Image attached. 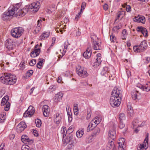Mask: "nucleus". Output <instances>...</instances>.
<instances>
[{
  "mask_svg": "<svg viewBox=\"0 0 150 150\" xmlns=\"http://www.w3.org/2000/svg\"><path fill=\"white\" fill-rule=\"evenodd\" d=\"M122 91L119 89L114 88L112 92V96L110 98V102L113 107H118L121 101Z\"/></svg>",
  "mask_w": 150,
  "mask_h": 150,
  "instance_id": "nucleus-1",
  "label": "nucleus"
},
{
  "mask_svg": "<svg viewBox=\"0 0 150 150\" xmlns=\"http://www.w3.org/2000/svg\"><path fill=\"white\" fill-rule=\"evenodd\" d=\"M76 73L79 77L86 78L88 76L87 69L84 67L78 65L76 67Z\"/></svg>",
  "mask_w": 150,
  "mask_h": 150,
  "instance_id": "nucleus-2",
  "label": "nucleus"
},
{
  "mask_svg": "<svg viewBox=\"0 0 150 150\" xmlns=\"http://www.w3.org/2000/svg\"><path fill=\"white\" fill-rule=\"evenodd\" d=\"M24 31V29L22 27L15 28L11 30V34L13 37L18 38L22 35Z\"/></svg>",
  "mask_w": 150,
  "mask_h": 150,
  "instance_id": "nucleus-3",
  "label": "nucleus"
},
{
  "mask_svg": "<svg viewBox=\"0 0 150 150\" xmlns=\"http://www.w3.org/2000/svg\"><path fill=\"white\" fill-rule=\"evenodd\" d=\"M40 3L38 1L34 2L28 5V10L31 12H36L40 8Z\"/></svg>",
  "mask_w": 150,
  "mask_h": 150,
  "instance_id": "nucleus-4",
  "label": "nucleus"
},
{
  "mask_svg": "<svg viewBox=\"0 0 150 150\" xmlns=\"http://www.w3.org/2000/svg\"><path fill=\"white\" fill-rule=\"evenodd\" d=\"M0 81L2 83L6 84H8L9 82V74L8 73H5L4 75H0Z\"/></svg>",
  "mask_w": 150,
  "mask_h": 150,
  "instance_id": "nucleus-5",
  "label": "nucleus"
},
{
  "mask_svg": "<svg viewBox=\"0 0 150 150\" xmlns=\"http://www.w3.org/2000/svg\"><path fill=\"white\" fill-rule=\"evenodd\" d=\"M148 135L145 138L143 144L138 145L137 147L138 150H146L148 145Z\"/></svg>",
  "mask_w": 150,
  "mask_h": 150,
  "instance_id": "nucleus-6",
  "label": "nucleus"
},
{
  "mask_svg": "<svg viewBox=\"0 0 150 150\" xmlns=\"http://www.w3.org/2000/svg\"><path fill=\"white\" fill-rule=\"evenodd\" d=\"M35 112L34 108L32 106H30L28 107L27 110L23 114V117H30Z\"/></svg>",
  "mask_w": 150,
  "mask_h": 150,
  "instance_id": "nucleus-7",
  "label": "nucleus"
},
{
  "mask_svg": "<svg viewBox=\"0 0 150 150\" xmlns=\"http://www.w3.org/2000/svg\"><path fill=\"white\" fill-rule=\"evenodd\" d=\"M27 127L26 124L24 122H21L17 126L16 131L18 133L23 131Z\"/></svg>",
  "mask_w": 150,
  "mask_h": 150,
  "instance_id": "nucleus-8",
  "label": "nucleus"
},
{
  "mask_svg": "<svg viewBox=\"0 0 150 150\" xmlns=\"http://www.w3.org/2000/svg\"><path fill=\"white\" fill-rule=\"evenodd\" d=\"M40 47L38 45H35L34 49L30 54V56L32 57H35L38 56L40 52Z\"/></svg>",
  "mask_w": 150,
  "mask_h": 150,
  "instance_id": "nucleus-9",
  "label": "nucleus"
},
{
  "mask_svg": "<svg viewBox=\"0 0 150 150\" xmlns=\"http://www.w3.org/2000/svg\"><path fill=\"white\" fill-rule=\"evenodd\" d=\"M13 9L11 11H10V17H11V18L12 17H16L17 18H18L19 17H22L21 16L22 14V9L19 10L18 12L16 11H13Z\"/></svg>",
  "mask_w": 150,
  "mask_h": 150,
  "instance_id": "nucleus-10",
  "label": "nucleus"
},
{
  "mask_svg": "<svg viewBox=\"0 0 150 150\" xmlns=\"http://www.w3.org/2000/svg\"><path fill=\"white\" fill-rule=\"evenodd\" d=\"M91 47L89 45L87 47L86 51L84 52L83 56L86 59H89L91 57Z\"/></svg>",
  "mask_w": 150,
  "mask_h": 150,
  "instance_id": "nucleus-11",
  "label": "nucleus"
},
{
  "mask_svg": "<svg viewBox=\"0 0 150 150\" xmlns=\"http://www.w3.org/2000/svg\"><path fill=\"white\" fill-rule=\"evenodd\" d=\"M21 141L24 143L30 144L33 143V141L30 139L26 135H23L21 138Z\"/></svg>",
  "mask_w": 150,
  "mask_h": 150,
  "instance_id": "nucleus-12",
  "label": "nucleus"
},
{
  "mask_svg": "<svg viewBox=\"0 0 150 150\" xmlns=\"http://www.w3.org/2000/svg\"><path fill=\"white\" fill-rule=\"evenodd\" d=\"M63 96V93L61 92L58 93L54 98V101L56 103H58L60 101Z\"/></svg>",
  "mask_w": 150,
  "mask_h": 150,
  "instance_id": "nucleus-13",
  "label": "nucleus"
},
{
  "mask_svg": "<svg viewBox=\"0 0 150 150\" xmlns=\"http://www.w3.org/2000/svg\"><path fill=\"white\" fill-rule=\"evenodd\" d=\"M62 120L61 116L59 113L55 114L54 116L53 120L54 122L56 124H59Z\"/></svg>",
  "mask_w": 150,
  "mask_h": 150,
  "instance_id": "nucleus-14",
  "label": "nucleus"
},
{
  "mask_svg": "<svg viewBox=\"0 0 150 150\" xmlns=\"http://www.w3.org/2000/svg\"><path fill=\"white\" fill-rule=\"evenodd\" d=\"M141 121L138 119H136L134 120L132 122V124L133 126V128H137V127L143 126L144 125V122H142L141 124H140Z\"/></svg>",
  "mask_w": 150,
  "mask_h": 150,
  "instance_id": "nucleus-15",
  "label": "nucleus"
},
{
  "mask_svg": "<svg viewBox=\"0 0 150 150\" xmlns=\"http://www.w3.org/2000/svg\"><path fill=\"white\" fill-rule=\"evenodd\" d=\"M43 115L45 117L48 116L50 114L49 107L47 105H44L42 108Z\"/></svg>",
  "mask_w": 150,
  "mask_h": 150,
  "instance_id": "nucleus-16",
  "label": "nucleus"
},
{
  "mask_svg": "<svg viewBox=\"0 0 150 150\" xmlns=\"http://www.w3.org/2000/svg\"><path fill=\"white\" fill-rule=\"evenodd\" d=\"M1 17L2 19L4 21H8L9 20V8L2 15Z\"/></svg>",
  "mask_w": 150,
  "mask_h": 150,
  "instance_id": "nucleus-17",
  "label": "nucleus"
},
{
  "mask_svg": "<svg viewBox=\"0 0 150 150\" xmlns=\"http://www.w3.org/2000/svg\"><path fill=\"white\" fill-rule=\"evenodd\" d=\"M137 31L142 34L145 37L147 36V31L146 29L142 27H138L137 29Z\"/></svg>",
  "mask_w": 150,
  "mask_h": 150,
  "instance_id": "nucleus-18",
  "label": "nucleus"
},
{
  "mask_svg": "<svg viewBox=\"0 0 150 150\" xmlns=\"http://www.w3.org/2000/svg\"><path fill=\"white\" fill-rule=\"evenodd\" d=\"M119 145V148L121 149H123L125 146V139L123 138H121L119 139L118 142Z\"/></svg>",
  "mask_w": 150,
  "mask_h": 150,
  "instance_id": "nucleus-19",
  "label": "nucleus"
},
{
  "mask_svg": "<svg viewBox=\"0 0 150 150\" xmlns=\"http://www.w3.org/2000/svg\"><path fill=\"white\" fill-rule=\"evenodd\" d=\"M137 86L142 89V90L147 92L149 91L150 90V83L146 84L144 86L142 85L139 84Z\"/></svg>",
  "mask_w": 150,
  "mask_h": 150,
  "instance_id": "nucleus-20",
  "label": "nucleus"
},
{
  "mask_svg": "<svg viewBox=\"0 0 150 150\" xmlns=\"http://www.w3.org/2000/svg\"><path fill=\"white\" fill-rule=\"evenodd\" d=\"M115 131L114 129H112L110 130L108 134L109 140H113L115 137Z\"/></svg>",
  "mask_w": 150,
  "mask_h": 150,
  "instance_id": "nucleus-21",
  "label": "nucleus"
},
{
  "mask_svg": "<svg viewBox=\"0 0 150 150\" xmlns=\"http://www.w3.org/2000/svg\"><path fill=\"white\" fill-rule=\"evenodd\" d=\"M50 33L49 32H44L40 36V40H42L46 39L49 36Z\"/></svg>",
  "mask_w": 150,
  "mask_h": 150,
  "instance_id": "nucleus-22",
  "label": "nucleus"
},
{
  "mask_svg": "<svg viewBox=\"0 0 150 150\" xmlns=\"http://www.w3.org/2000/svg\"><path fill=\"white\" fill-rule=\"evenodd\" d=\"M16 81V76L13 74H10V85L15 83Z\"/></svg>",
  "mask_w": 150,
  "mask_h": 150,
  "instance_id": "nucleus-23",
  "label": "nucleus"
},
{
  "mask_svg": "<svg viewBox=\"0 0 150 150\" xmlns=\"http://www.w3.org/2000/svg\"><path fill=\"white\" fill-rule=\"evenodd\" d=\"M101 55L100 53H98L97 54L96 56L98 57L96 59V61L94 63V66L97 67L100 65L101 61L100 58Z\"/></svg>",
  "mask_w": 150,
  "mask_h": 150,
  "instance_id": "nucleus-24",
  "label": "nucleus"
},
{
  "mask_svg": "<svg viewBox=\"0 0 150 150\" xmlns=\"http://www.w3.org/2000/svg\"><path fill=\"white\" fill-rule=\"evenodd\" d=\"M93 48L95 50H101V47L100 44L98 42L92 43Z\"/></svg>",
  "mask_w": 150,
  "mask_h": 150,
  "instance_id": "nucleus-25",
  "label": "nucleus"
},
{
  "mask_svg": "<svg viewBox=\"0 0 150 150\" xmlns=\"http://www.w3.org/2000/svg\"><path fill=\"white\" fill-rule=\"evenodd\" d=\"M38 59L39 60V61L37 64V67L39 69H41L43 66V63L45 62V60L40 58H39Z\"/></svg>",
  "mask_w": 150,
  "mask_h": 150,
  "instance_id": "nucleus-26",
  "label": "nucleus"
},
{
  "mask_svg": "<svg viewBox=\"0 0 150 150\" xmlns=\"http://www.w3.org/2000/svg\"><path fill=\"white\" fill-rule=\"evenodd\" d=\"M132 96L134 100H136L138 98V97L140 95V93L137 91H134L132 93Z\"/></svg>",
  "mask_w": 150,
  "mask_h": 150,
  "instance_id": "nucleus-27",
  "label": "nucleus"
},
{
  "mask_svg": "<svg viewBox=\"0 0 150 150\" xmlns=\"http://www.w3.org/2000/svg\"><path fill=\"white\" fill-rule=\"evenodd\" d=\"M9 99V97L8 96H6L2 99L1 103V106H3L5 104H7Z\"/></svg>",
  "mask_w": 150,
  "mask_h": 150,
  "instance_id": "nucleus-28",
  "label": "nucleus"
},
{
  "mask_svg": "<svg viewBox=\"0 0 150 150\" xmlns=\"http://www.w3.org/2000/svg\"><path fill=\"white\" fill-rule=\"evenodd\" d=\"M125 12L124 11H119L117 13V17L115 20L118 19L119 18H122L125 15Z\"/></svg>",
  "mask_w": 150,
  "mask_h": 150,
  "instance_id": "nucleus-29",
  "label": "nucleus"
},
{
  "mask_svg": "<svg viewBox=\"0 0 150 150\" xmlns=\"http://www.w3.org/2000/svg\"><path fill=\"white\" fill-rule=\"evenodd\" d=\"M21 4L20 3H17L15 4L14 5H13L12 6V8L10 10V11H11L13 9V11H17V10L21 6Z\"/></svg>",
  "mask_w": 150,
  "mask_h": 150,
  "instance_id": "nucleus-30",
  "label": "nucleus"
},
{
  "mask_svg": "<svg viewBox=\"0 0 150 150\" xmlns=\"http://www.w3.org/2000/svg\"><path fill=\"white\" fill-rule=\"evenodd\" d=\"M135 20L138 22L144 23L145 21V18L144 17H137L135 18Z\"/></svg>",
  "mask_w": 150,
  "mask_h": 150,
  "instance_id": "nucleus-31",
  "label": "nucleus"
},
{
  "mask_svg": "<svg viewBox=\"0 0 150 150\" xmlns=\"http://www.w3.org/2000/svg\"><path fill=\"white\" fill-rule=\"evenodd\" d=\"M139 45L140 46L141 48H142V50L143 51L146 48L147 46L146 41L145 40L142 41L140 45Z\"/></svg>",
  "mask_w": 150,
  "mask_h": 150,
  "instance_id": "nucleus-32",
  "label": "nucleus"
},
{
  "mask_svg": "<svg viewBox=\"0 0 150 150\" xmlns=\"http://www.w3.org/2000/svg\"><path fill=\"white\" fill-rule=\"evenodd\" d=\"M71 138L69 137L64 136L63 137V142L64 144L68 143L71 140Z\"/></svg>",
  "mask_w": 150,
  "mask_h": 150,
  "instance_id": "nucleus-33",
  "label": "nucleus"
},
{
  "mask_svg": "<svg viewBox=\"0 0 150 150\" xmlns=\"http://www.w3.org/2000/svg\"><path fill=\"white\" fill-rule=\"evenodd\" d=\"M96 126L95 124L92 122L91 121L89 125H88L87 129V131H89L90 130H92Z\"/></svg>",
  "mask_w": 150,
  "mask_h": 150,
  "instance_id": "nucleus-34",
  "label": "nucleus"
},
{
  "mask_svg": "<svg viewBox=\"0 0 150 150\" xmlns=\"http://www.w3.org/2000/svg\"><path fill=\"white\" fill-rule=\"evenodd\" d=\"M92 43L98 42V39L97 36L95 35H92L91 36Z\"/></svg>",
  "mask_w": 150,
  "mask_h": 150,
  "instance_id": "nucleus-35",
  "label": "nucleus"
},
{
  "mask_svg": "<svg viewBox=\"0 0 150 150\" xmlns=\"http://www.w3.org/2000/svg\"><path fill=\"white\" fill-rule=\"evenodd\" d=\"M133 50L134 51L136 52H140L143 51L139 45L134 46L133 47Z\"/></svg>",
  "mask_w": 150,
  "mask_h": 150,
  "instance_id": "nucleus-36",
  "label": "nucleus"
},
{
  "mask_svg": "<svg viewBox=\"0 0 150 150\" xmlns=\"http://www.w3.org/2000/svg\"><path fill=\"white\" fill-rule=\"evenodd\" d=\"M84 134V132L83 130H79L77 131L76 133L77 137L78 138H81Z\"/></svg>",
  "mask_w": 150,
  "mask_h": 150,
  "instance_id": "nucleus-37",
  "label": "nucleus"
},
{
  "mask_svg": "<svg viewBox=\"0 0 150 150\" xmlns=\"http://www.w3.org/2000/svg\"><path fill=\"white\" fill-rule=\"evenodd\" d=\"M61 133L63 137L66 136L67 131L66 127H62L61 130Z\"/></svg>",
  "mask_w": 150,
  "mask_h": 150,
  "instance_id": "nucleus-38",
  "label": "nucleus"
},
{
  "mask_svg": "<svg viewBox=\"0 0 150 150\" xmlns=\"http://www.w3.org/2000/svg\"><path fill=\"white\" fill-rule=\"evenodd\" d=\"M119 119L120 122H122L123 120H125L126 117L125 114L122 113H121L119 115Z\"/></svg>",
  "mask_w": 150,
  "mask_h": 150,
  "instance_id": "nucleus-39",
  "label": "nucleus"
},
{
  "mask_svg": "<svg viewBox=\"0 0 150 150\" xmlns=\"http://www.w3.org/2000/svg\"><path fill=\"white\" fill-rule=\"evenodd\" d=\"M92 122L95 124L96 125L99 124L100 122L99 119L98 117H96L91 121Z\"/></svg>",
  "mask_w": 150,
  "mask_h": 150,
  "instance_id": "nucleus-40",
  "label": "nucleus"
},
{
  "mask_svg": "<svg viewBox=\"0 0 150 150\" xmlns=\"http://www.w3.org/2000/svg\"><path fill=\"white\" fill-rule=\"evenodd\" d=\"M93 140V137L92 136H88L86 139V142L87 143H89L91 142Z\"/></svg>",
  "mask_w": 150,
  "mask_h": 150,
  "instance_id": "nucleus-41",
  "label": "nucleus"
},
{
  "mask_svg": "<svg viewBox=\"0 0 150 150\" xmlns=\"http://www.w3.org/2000/svg\"><path fill=\"white\" fill-rule=\"evenodd\" d=\"M35 123L36 126L38 127H40L41 126V121L40 119H36L35 120Z\"/></svg>",
  "mask_w": 150,
  "mask_h": 150,
  "instance_id": "nucleus-42",
  "label": "nucleus"
},
{
  "mask_svg": "<svg viewBox=\"0 0 150 150\" xmlns=\"http://www.w3.org/2000/svg\"><path fill=\"white\" fill-rule=\"evenodd\" d=\"M108 69L107 67H104L101 72V74L103 75H105L108 72Z\"/></svg>",
  "mask_w": 150,
  "mask_h": 150,
  "instance_id": "nucleus-43",
  "label": "nucleus"
},
{
  "mask_svg": "<svg viewBox=\"0 0 150 150\" xmlns=\"http://www.w3.org/2000/svg\"><path fill=\"white\" fill-rule=\"evenodd\" d=\"M69 44V43L68 41H66L65 42L64 45V48L63 50L64 52L65 53L67 51V50L68 48V47Z\"/></svg>",
  "mask_w": 150,
  "mask_h": 150,
  "instance_id": "nucleus-44",
  "label": "nucleus"
},
{
  "mask_svg": "<svg viewBox=\"0 0 150 150\" xmlns=\"http://www.w3.org/2000/svg\"><path fill=\"white\" fill-rule=\"evenodd\" d=\"M30 147L29 146L27 145H23L21 148L22 150H34L33 149H31L29 150Z\"/></svg>",
  "mask_w": 150,
  "mask_h": 150,
  "instance_id": "nucleus-45",
  "label": "nucleus"
},
{
  "mask_svg": "<svg viewBox=\"0 0 150 150\" xmlns=\"http://www.w3.org/2000/svg\"><path fill=\"white\" fill-rule=\"evenodd\" d=\"M127 33L126 30L124 29L122 32V34L123 36L122 37V39L123 40L125 39V37L127 35Z\"/></svg>",
  "mask_w": 150,
  "mask_h": 150,
  "instance_id": "nucleus-46",
  "label": "nucleus"
},
{
  "mask_svg": "<svg viewBox=\"0 0 150 150\" xmlns=\"http://www.w3.org/2000/svg\"><path fill=\"white\" fill-rule=\"evenodd\" d=\"M19 67L21 70H23L25 67V63L24 62H21L19 65Z\"/></svg>",
  "mask_w": 150,
  "mask_h": 150,
  "instance_id": "nucleus-47",
  "label": "nucleus"
},
{
  "mask_svg": "<svg viewBox=\"0 0 150 150\" xmlns=\"http://www.w3.org/2000/svg\"><path fill=\"white\" fill-rule=\"evenodd\" d=\"M33 73V70H29L26 73V76L27 78L29 77Z\"/></svg>",
  "mask_w": 150,
  "mask_h": 150,
  "instance_id": "nucleus-48",
  "label": "nucleus"
},
{
  "mask_svg": "<svg viewBox=\"0 0 150 150\" xmlns=\"http://www.w3.org/2000/svg\"><path fill=\"white\" fill-rule=\"evenodd\" d=\"M110 40L111 42H113L116 41V38L112 33L110 36Z\"/></svg>",
  "mask_w": 150,
  "mask_h": 150,
  "instance_id": "nucleus-49",
  "label": "nucleus"
},
{
  "mask_svg": "<svg viewBox=\"0 0 150 150\" xmlns=\"http://www.w3.org/2000/svg\"><path fill=\"white\" fill-rule=\"evenodd\" d=\"M91 115V111L90 110H88L87 114L86 117V119L87 120H88L89 119Z\"/></svg>",
  "mask_w": 150,
  "mask_h": 150,
  "instance_id": "nucleus-50",
  "label": "nucleus"
},
{
  "mask_svg": "<svg viewBox=\"0 0 150 150\" xmlns=\"http://www.w3.org/2000/svg\"><path fill=\"white\" fill-rule=\"evenodd\" d=\"M123 7H126V10L127 12H130L131 11V8L130 6L129 5H122Z\"/></svg>",
  "mask_w": 150,
  "mask_h": 150,
  "instance_id": "nucleus-51",
  "label": "nucleus"
},
{
  "mask_svg": "<svg viewBox=\"0 0 150 150\" xmlns=\"http://www.w3.org/2000/svg\"><path fill=\"white\" fill-rule=\"evenodd\" d=\"M110 142H109L108 144V147H109L110 149H111L112 148L114 147V145L113 144V143L112 142V140H111V141H110Z\"/></svg>",
  "mask_w": 150,
  "mask_h": 150,
  "instance_id": "nucleus-52",
  "label": "nucleus"
},
{
  "mask_svg": "<svg viewBox=\"0 0 150 150\" xmlns=\"http://www.w3.org/2000/svg\"><path fill=\"white\" fill-rule=\"evenodd\" d=\"M100 129L99 128L96 127L94 130L93 133L94 135H97L100 132Z\"/></svg>",
  "mask_w": 150,
  "mask_h": 150,
  "instance_id": "nucleus-53",
  "label": "nucleus"
},
{
  "mask_svg": "<svg viewBox=\"0 0 150 150\" xmlns=\"http://www.w3.org/2000/svg\"><path fill=\"white\" fill-rule=\"evenodd\" d=\"M28 8H24L22 9V14L21 16H24L27 13L28 11Z\"/></svg>",
  "mask_w": 150,
  "mask_h": 150,
  "instance_id": "nucleus-54",
  "label": "nucleus"
},
{
  "mask_svg": "<svg viewBox=\"0 0 150 150\" xmlns=\"http://www.w3.org/2000/svg\"><path fill=\"white\" fill-rule=\"evenodd\" d=\"M127 113L128 115L131 117L133 116L134 114V112L133 110H127Z\"/></svg>",
  "mask_w": 150,
  "mask_h": 150,
  "instance_id": "nucleus-55",
  "label": "nucleus"
},
{
  "mask_svg": "<svg viewBox=\"0 0 150 150\" xmlns=\"http://www.w3.org/2000/svg\"><path fill=\"white\" fill-rule=\"evenodd\" d=\"M42 22V20L41 19H40V20H38V21L37 23V25L36 27H40V28H41V22Z\"/></svg>",
  "mask_w": 150,
  "mask_h": 150,
  "instance_id": "nucleus-56",
  "label": "nucleus"
},
{
  "mask_svg": "<svg viewBox=\"0 0 150 150\" xmlns=\"http://www.w3.org/2000/svg\"><path fill=\"white\" fill-rule=\"evenodd\" d=\"M4 110L6 111H8L9 110V102L6 104V106L4 108Z\"/></svg>",
  "mask_w": 150,
  "mask_h": 150,
  "instance_id": "nucleus-57",
  "label": "nucleus"
},
{
  "mask_svg": "<svg viewBox=\"0 0 150 150\" xmlns=\"http://www.w3.org/2000/svg\"><path fill=\"white\" fill-rule=\"evenodd\" d=\"M36 63V61L35 59H33L30 62L29 64L31 66H33Z\"/></svg>",
  "mask_w": 150,
  "mask_h": 150,
  "instance_id": "nucleus-58",
  "label": "nucleus"
},
{
  "mask_svg": "<svg viewBox=\"0 0 150 150\" xmlns=\"http://www.w3.org/2000/svg\"><path fill=\"white\" fill-rule=\"evenodd\" d=\"M125 127V124H124L122 122H120L119 127L121 129H122Z\"/></svg>",
  "mask_w": 150,
  "mask_h": 150,
  "instance_id": "nucleus-59",
  "label": "nucleus"
},
{
  "mask_svg": "<svg viewBox=\"0 0 150 150\" xmlns=\"http://www.w3.org/2000/svg\"><path fill=\"white\" fill-rule=\"evenodd\" d=\"M81 15V13H78L76 15L75 17V20L76 21H77Z\"/></svg>",
  "mask_w": 150,
  "mask_h": 150,
  "instance_id": "nucleus-60",
  "label": "nucleus"
},
{
  "mask_svg": "<svg viewBox=\"0 0 150 150\" xmlns=\"http://www.w3.org/2000/svg\"><path fill=\"white\" fill-rule=\"evenodd\" d=\"M9 40L8 39L6 41L5 46L8 49V50L9 48Z\"/></svg>",
  "mask_w": 150,
  "mask_h": 150,
  "instance_id": "nucleus-61",
  "label": "nucleus"
},
{
  "mask_svg": "<svg viewBox=\"0 0 150 150\" xmlns=\"http://www.w3.org/2000/svg\"><path fill=\"white\" fill-rule=\"evenodd\" d=\"M67 114L68 116L69 121V122H71L72 120V117L71 115L69 114V112H68Z\"/></svg>",
  "mask_w": 150,
  "mask_h": 150,
  "instance_id": "nucleus-62",
  "label": "nucleus"
},
{
  "mask_svg": "<svg viewBox=\"0 0 150 150\" xmlns=\"http://www.w3.org/2000/svg\"><path fill=\"white\" fill-rule=\"evenodd\" d=\"M41 28H40V27H36L35 28V29L34 30L35 32V33H38L40 30Z\"/></svg>",
  "mask_w": 150,
  "mask_h": 150,
  "instance_id": "nucleus-63",
  "label": "nucleus"
},
{
  "mask_svg": "<svg viewBox=\"0 0 150 150\" xmlns=\"http://www.w3.org/2000/svg\"><path fill=\"white\" fill-rule=\"evenodd\" d=\"M4 145L5 144L4 143H2L1 144L0 146V150H5L4 149Z\"/></svg>",
  "mask_w": 150,
  "mask_h": 150,
  "instance_id": "nucleus-64",
  "label": "nucleus"
}]
</instances>
